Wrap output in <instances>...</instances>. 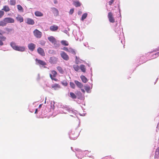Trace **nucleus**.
<instances>
[{
  "mask_svg": "<svg viewBox=\"0 0 159 159\" xmlns=\"http://www.w3.org/2000/svg\"><path fill=\"white\" fill-rule=\"evenodd\" d=\"M76 129H73L69 134V137L70 139L75 140L76 139L79 135L78 132L76 131Z\"/></svg>",
  "mask_w": 159,
  "mask_h": 159,
  "instance_id": "1",
  "label": "nucleus"
},
{
  "mask_svg": "<svg viewBox=\"0 0 159 159\" xmlns=\"http://www.w3.org/2000/svg\"><path fill=\"white\" fill-rule=\"evenodd\" d=\"M34 36L37 38H40L42 36V33L37 29L33 31Z\"/></svg>",
  "mask_w": 159,
  "mask_h": 159,
  "instance_id": "2",
  "label": "nucleus"
},
{
  "mask_svg": "<svg viewBox=\"0 0 159 159\" xmlns=\"http://www.w3.org/2000/svg\"><path fill=\"white\" fill-rule=\"evenodd\" d=\"M60 55L61 57L66 61H68L69 59L68 55L64 51H61V52Z\"/></svg>",
  "mask_w": 159,
  "mask_h": 159,
  "instance_id": "3",
  "label": "nucleus"
},
{
  "mask_svg": "<svg viewBox=\"0 0 159 159\" xmlns=\"http://www.w3.org/2000/svg\"><path fill=\"white\" fill-rule=\"evenodd\" d=\"M65 109L70 114V116H73V115H75L77 112L76 111L73 110L68 107H66Z\"/></svg>",
  "mask_w": 159,
  "mask_h": 159,
  "instance_id": "4",
  "label": "nucleus"
},
{
  "mask_svg": "<svg viewBox=\"0 0 159 159\" xmlns=\"http://www.w3.org/2000/svg\"><path fill=\"white\" fill-rule=\"evenodd\" d=\"M108 17L110 22L113 23L115 22V20L113 16V14L111 12H110L108 13Z\"/></svg>",
  "mask_w": 159,
  "mask_h": 159,
  "instance_id": "5",
  "label": "nucleus"
},
{
  "mask_svg": "<svg viewBox=\"0 0 159 159\" xmlns=\"http://www.w3.org/2000/svg\"><path fill=\"white\" fill-rule=\"evenodd\" d=\"M52 74H50V76L52 80H56V79L55 78V77L57 75V72L55 70H52L51 71Z\"/></svg>",
  "mask_w": 159,
  "mask_h": 159,
  "instance_id": "6",
  "label": "nucleus"
},
{
  "mask_svg": "<svg viewBox=\"0 0 159 159\" xmlns=\"http://www.w3.org/2000/svg\"><path fill=\"white\" fill-rule=\"evenodd\" d=\"M29 49L31 51H33L36 47V45L33 43H30L28 44Z\"/></svg>",
  "mask_w": 159,
  "mask_h": 159,
  "instance_id": "7",
  "label": "nucleus"
},
{
  "mask_svg": "<svg viewBox=\"0 0 159 159\" xmlns=\"http://www.w3.org/2000/svg\"><path fill=\"white\" fill-rule=\"evenodd\" d=\"M25 21L28 25H33L34 23V20L31 18H27L25 20Z\"/></svg>",
  "mask_w": 159,
  "mask_h": 159,
  "instance_id": "8",
  "label": "nucleus"
},
{
  "mask_svg": "<svg viewBox=\"0 0 159 159\" xmlns=\"http://www.w3.org/2000/svg\"><path fill=\"white\" fill-rule=\"evenodd\" d=\"M57 61V58L55 57H52L50 58L49 62L51 64H56Z\"/></svg>",
  "mask_w": 159,
  "mask_h": 159,
  "instance_id": "9",
  "label": "nucleus"
},
{
  "mask_svg": "<svg viewBox=\"0 0 159 159\" xmlns=\"http://www.w3.org/2000/svg\"><path fill=\"white\" fill-rule=\"evenodd\" d=\"M6 24L7 23H14V20L13 19L10 17H6L4 18Z\"/></svg>",
  "mask_w": 159,
  "mask_h": 159,
  "instance_id": "10",
  "label": "nucleus"
},
{
  "mask_svg": "<svg viewBox=\"0 0 159 159\" xmlns=\"http://www.w3.org/2000/svg\"><path fill=\"white\" fill-rule=\"evenodd\" d=\"M121 27L120 26H119L117 28H115V32L116 33L118 34L119 35H121V34H122V35L123 36H124L123 35V32H122V33H121Z\"/></svg>",
  "mask_w": 159,
  "mask_h": 159,
  "instance_id": "11",
  "label": "nucleus"
},
{
  "mask_svg": "<svg viewBox=\"0 0 159 159\" xmlns=\"http://www.w3.org/2000/svg\"><path fill=\"white\" fill-rule=\"evenodd\" d=\"M77 151V152L76 153V155L78 157V158L79 159H81L82 157H80L79 156V155H82L83 153V151H82L80 149H76Z\"/></svg>",
  "mask_w": 159,
  "mask_h": 159,
  "instance_id": "12",
  "label": "nucleus"
},
{
  "mask_svg": "<svg viewBox=\"0 0 159 159\" xmlns=\"http://www.w3.org/2000/svg\"><path fill=\"white\" fill-rule=\"evenodd\" d=\"M25 50V48L24 46H17L16 47V48L15 49V50L23 52Z\"/></svg>",
  "mask_w": 159,
  "mask_h": 159,
  "instance_id": "13",
  "label": "nucleus"
},
{
  "mask_svg": "<svg viewBox=\"0 0 159 159\" xmlns=\"http://www.w3.org/2000/svg\"><path fill=\"white\" fill-rule=\"evenodd\" d=\"M37 52L38 53L42 56H44L45 55V53L43 49L39 47L37 49Z\"/></svg>",
  "mask_w": 159,
  "mask_h": 159,
  "instance_id": "14",
  "label": "nucleus"
},
{
  "mask_svg": "<svg viewBox=\"0 0 159 159\" xmlns=\"http://www.w3.org/2000/svg\"><path fill=\"white\" fill-rule=\"evenodd\" d=\"M52 11L53 13L54 16H57L59 14V11L55 7L51 8Z\"/></svg>",
  "mask_w": 159,
  "mask_h": 159,
  "instance_id": "15",
  "label": "nucleus"
},
{
  "mask_svg": "<svg viewBox=\"0 0 159 159\" xmlns=\"http://www.w3.org/2000/svg\"><path fill=\"white\" fill-rule=\"evenodd\" d=\"M16 18L17 21L21 23L23 21L24 19L23 17L20 15H18L16 17Z\"/></svg>",
  "mask_w": 159,
  "mask_h": 159,
  "instance_id": "16",
  "label": "nucleus"
},
{
  "mask_svg": "<svg viewBox=\"0 0 159 159\" xmlns=\"http://www.w3.org/2000/svg\"><path fill=\"white\" fill-rule=\"evenodd\" d=\"M73 4L76 7H80L81 5L80 2L78 0H73Z\"/></svg>",
  "mask_w": 159,
  "mask_h": 159,
  "instance_id": "17",
  "label": "nucleus"
},
{
  "mask_svg": "<svg viewBox=\"0 0 159 159\" xmlns=\"http://www.w3.org/2000/svg\"><path fill=\"white\" fill-rule=\"evenodd\" d=\"M49 29L52 31H55L58 29V27L56 25H51L50 26Z\"/></svg>",
  "mask_w": 159,
  "mask_h": 159,
  "instance_id": "18",
  "label": "nucleus"
},
{
  "mask_svg": "<svg viewBox=\"0 0 159 159\" xmlns=\"http://www.w3.org/2000/svg\"><path fill=\"white\" fill-rule=\"evenodd\" d=\"M60 88V85L57 84H53L52 86V88L54 90H57Z\"/></svg>",
  "mask_w": 159,
  "mask_h": 159,
  "instance_id": "19",
  "label": "nucleus"
},
{
  "mask_svg": "<svg viewBox=\"0 0 159 159\" xmlns=\"http://www.w3.org/2000/svg\"><path fill=\"white\" fill-rule=\"evenodd\" d=\"M10 45L12 47V48L14 50H15L16 47L18 46L16 45V43L13 41L10 43Z\"/></svg>",
  "mask_w": 159,
  "mask_h": 159,
  "instance_id": "20",
  "label": "nucleus"
},
{
  "mask_svg": "<svg viewBox=\"0 0 159 159\" xmlns=\"http://www.w3.org/2000/svg\"><path fill=\"white\" fill-rule=\"evenodd\" d=\"M75 82L78 87L80 88H81L83 87V84L78 81L77 80H75Z\"/></svg>",
  "mask_w": 159,
  "mask_h": 159,
  "instance_id": "21",
  "label": "nucleus"
},
{
  "mask_svg": "<svg viewBox=\"0 0 159 159\" xmlns=\"http://www.w3.org/2000/svg\"><path fill=\"white\" fill-rule=\"evenodd\" d=\"M48 40L52 43H55L56 42V39L53 36H51L48 38Z\"/></svg>",
  "mask_w": 159,
  "mask_h": 159,
  "instance_id": "22",
  "label": "nucleus"
},
{
  "mask_svg": "<svg viewBox=\"0 0 159 159\" xmlns=\"http://www.w3.org/2000/svg\"><path fill=\"white\" fill-rule=\"evenodd\" d=\"M36 61L38 63L42 66H44L46 64V63L45 62L42 60H38L37 59H36Z\"/></svg>",
  "mask_w": 159,
  "mask_h": 159,
  "instance_id": "23",
  "label": "nucleus"
},
{
  "mask_svg": "<svg viewBox=\"0 0 159 159\" xmlns=\"http://www.w3.org/2000/svg\"><path fill=\"white\" fill-rule=\"evenodd\" d=\"M80 68L81 71L83 72H85L86 71V68L85 66L84 65H81L80 66Z\"/></svg>",
  "mask_w": 159,
  "mask_h": 159,
  "instance_id": "24",
  "label": "nucleus"
},
{
  "mask_svg": "<svg viewBox=\"0 0 159 159\" xmlns=\"http://www.w3.org/2000/svg\"><path fill=\"white\" fill-rule=\"evenodd\" d=\"M2 10H4L6 12H7L10 10V9L8 6L6 5L3 6Z\"/></svg>",
  "mask_w": 159,
  "mask_h": 159,
  "instance_id": "25",
  "label": "nucleus"
},
{
  "mask_svg": "<svg viewBox=\"0 0 159 159\" xmlns=\"http://www.w3.org/2000/svg\"><path fill=\"white\" fill-rule=\"evenodd\" d=\"M80 78L82 81L84 83H86L88 81L87 79L84 75H82L80 77Z\"/></svg>",
  "mask_w": 159,
  "mask_h": 159,
  "instance_id": "26",
  "label": "nucleus"
},
{
  "mask_svg": "<svg viewBox=\"0 0 159 159\" xmlns=\"http://www.w3.org/2000/svg\"><path fill=\"white\" fill-rule=\"evenodd\" d=\"M35 15L36 16H42L43 15V14L39 11H35Z\"/></svg>",
  "mask_w": 159,
  "mask_h": 159,
  "instance_id": "27",
  "label": "nucleus"
},
{
  "mask_svg": "<svg viewBox=\"0 0 159 159\" xmlns=\"http://www.w3.org/2000/svg\"><path fill=\"white\" fill-rule=\"evenodd\" d=\"M81 61L82 60L79 57H78L77 56H75V62L76 64H78L79 63H81Z\"/></svg>",
  "mask_w": 159,
  "mask_h": 159,
  "instance_id": "28",
  "label": "nucleus"
},
{
  "mask_svg": "<svg viewBox=\"0 0 159 159\" xmlns=\"http://www.w3.org/2000/svg\"><path fill=\"white\" fill-rule=\"evenodd\" d=\"M6 25L4 19L3 20L0 21V26H6Z\"/></svg>",
  "mask_w": 159,
  "mask_h": 159,
  "instance_id": "29",
  "label": "nucleus"
},
{
  "mask_svg": "<svg viewBox=\"0 0 159 159\" xmlns=\"http://www.w3.org/2000/svg\"><path fill=\"white\" fill-rule=\"evenodd\" d=\"M68 52L71 53L73 55H75V52L74 50L71 48H69L68 51Z\"/></svg>",
  "mask_w": 159,
  "mask_h": 159,
  "instance_id": "30",
  "label": "nucleus"
},
{
  "mask_svg": "<svg viewBox=\"0 0 159 159\" xmlns=\"http://www.w3.org/2000/svg\"><path fill=\"white\" fill-rule=\"evenodd\" d=\"M73 68L74 70L76 71H78L79 70V67L77 65H73Z\"/></svg>",
  "mask_w": 159,
  "mask_h": 159,
  "instance_id": "31",
  "label": "nucleus"
},
{
  "mask_svg": "<svg viewBox=\"0 0 159 159\" xmlns=\"http://www.w3.org/2000/svg\"><path fill=\"white\" fill-rule=\"evenodd\" d=\"M70 96L73 99H76V95L72 92H70Z\"/></svg>",
  "mask_w": 159,
  "mask_h": 159,
  "instance_id": "32",
  "label": "nucleus"
},
{
  "mask_svg": "<svg viewBox=\"0 0 159 159\" xmlns=\"http://www.w3.org/2000/svg\"><path fill=\"white\" fill-rule=\"evenodd\" d=\"M57 69L60 73L62 74L63 73L64 71L61 67L60 66H58L57 67Z\"/></svg>",
  "mask_w": 159,
  "mask_h": 159,
  "instance_id": "33",
  "label": "nucleus"
},
{
  "mask_svg": "<svg viewBox=\"0 0 159 159\" xmlns=\"http://www.w3.org/2000/svg\"><path fill=\"white\" fill-rule=\"evenodd\" d=\"M87 15V13H84L82 16L81 20L83 21L86 18Z\"/></svg>",
  "mask_w": 159,
  "mask_h": 159,
  "instance_id": "34",
  "label": "nucleus"
},
{
  "mask_svg": "<svg viewBox=\"0 0 159 159\" xmlns=\"http://www.w3.org/2000/svg\"><path fill=\"white\" fill-rule=\"evenodd\" d=\"M62 44L65 46H68V43L65 40H62L61 42Z\"/></svg>",
  "mask_w": 159,
  "mask_h": 159,
  "instance_id": "35",
  "label": "nucleus"
},
{
  "mask_svg": "<svg viewBox=\"0 0 159 159\" xmlns=\"http://www.w3.org/2000/svg\"><path fill=\"white\" fill-rule=\"evenodd\" d=\"M0 39H1L3 41H4L6 39V37L3 36L2 34L0 33Z\"/></svg>",
  "mask_w": 159,
  "mask_h": 159,
  "instance_id": "36",
  "label": "nucleus"
},
{
  "mask_svg": "<svg viewBox=\"0 0 159 159\" xmlns=\"http://www.w3.org/2000/svg\"><path fill=\"white\" fill-rule=\"evenodd\" d=\"M159 56V52H156L153 54L152 56V57H151L152 59L156 58L157 57Z\"/></svg>",
  "mask_w": 159,
  "mask_h": 159,
  "instance_id": "37",
  "label": "nucleus"
},
{
  "mask_svg": "<svg viewBox=\"0 0 159 159\" xmlns=\"http://www.w3.org/2000/svg\"><path fill=\"white\" fill-rule=\"evenodd\" d=\"M78 95L79 96V97H78V98L81 100H82L83 99V97L82 96V94L80 92H78Z\"/></svg>",
  "mask_w": 159,
  "mask_h": 159,
  "instance_id": "38",
  "label": "nucleus"
},
{
  "mask_svg": "<svg viewBox=\"0 0 159 159\" xmlns=\"http://www.w3.org/2000/svg\"><path fill=\"white\" fill-rule=\"evenodd\" d=\"M10 4L12 5H14L16 4V1L15 0H11L10 1Z\"/></svg>",
  "mask_w": 159,
  "mask_h": 159,
  "instance_id": "39",
  "label": "nucleus"
},
{
  "mask_svg": "<svg viewBox=\"0 0 159 159\" xmlns=\"http://www.w3.org/2000/svg\"><path fill=\"white\" fill-rule=\"evenodd\" d=\"M17 8L19 11H23V8L21 5H17Z\"/></svg>",
  "mask_w": 159,
  "mask_h": 159,
  "instance_id": "40",
  "label": "nucleus"
},
{
  "mask_svg": "<svg viewBox=\"0 0 159 159\" xmlns=\"http://www.w3.org/2000/svg\"><path fill=\"white\" fill-rule=\"evenodd\" d=\"M84 89H85V90L86 91V92L87 93H90V92H89V90L90 89V87L89 86H85Z\"/></svg>",
  "mask_w": 159,
  "mask_h": 159,
  "instance_id": "41",
  "label": "nucleus"
},
{
  "mask_svg": "<svg viewBox=\"0 0 159 159\" xmlns=\"http://www.w3.org/2000/svg\"><path fill=\"white\" fill-rule=\"evenodd\" d=\"M70 87L72 88L73 89H75V85L73 83L70 82Z\"/></svg>",
  "mask_w": 159,
  "mask_h": 159,
  "instance_id": "42",
  "label": "nucleus"
},
{
  "mask_svg": "<svg viewBox=\"0 0 159 159\" xmlns=\"http://www.w3.org/2000/svg\"><path fill=\"white\" fill-rule=\"evenodd\" d=\"M62 84L65 86H66L67 85V83L66 81H63L61 82Z\"/></svg>",
  "mask_w": 159,
  "mask_h": 159,
  "instance_id": "43",
  "label": "nucleus"
},
{
  "mask_svg": "<svg viewBox=\"0 0 159 159\" xmlns=\"http://www.w3.org/2000/svg\"><path fill=\"white\" fill-rule=\"evenodd\" d=\"M4 11L0 10V18H1L4 15Z\"/></svg>",
  "mask_w": 159,
  "mask_h": 159,
  "instance_id": "44",
  "label": "nucleus"
},
{
  "mask_svg": "<svg viewBox=\"0 0 159 159\" xmlns=\"http://www.w3.org/2000/svg\"><path fill=\"white\" fill-rule=\"evenodd\" d=\"M62 49L68 52L69 50V48H68L67 47H64L63 48H62Z\"/></svg>",
  "mask_w": 159,
  "mask_h": 159,
  "instance_id": "45",
  "label": "nucleus"
},
{
  "mask_svg": "<svg viewBox=\"0 0 159 159\" xmlns=\"http://www.w3.org/2000/svg\"><path fill=\"white\" fill-rule=\"evenodd\" d=\"M114 2V0H111L109 2V4L110 5H111V4L113 3Z\"/></svg>",
  "mask_w": 159,
  "mask_h": 159,
  "instance_id": "46",
  "label": "nucleus"
},
{
  "mask_svg": "<svg viewBox=\"0 0 159 159\" xmlns=\"http://www.w3.org/2000/svg\"><path fill=\"white\" fill-rule=\"evenodd\" d=\"M74 12V9H71L70 11V14H72Z\"/></svg>",
  "mask_w": 159,
  "mask_h": 159,
  "instance_id": "47",
  "label": "nucleus"
},
{
  "mask_svg": "<svg viewBox=\"0 0 159 159\" xmlns=\"http://www.w3.org/2000/svg\"><path fill=\"white\" fill-rule=\"evenodd\" d=\"M3 45V43L2 42V40H0V46H2Z\"/></svg>",
  "mask_w": 159,
  "mask_h": 159,
  "instance_id": "48",
  "label": "nucleus"
},
{
  "mask_svg": "<svg viewBox=\"0 0 159 159\" xmlns=\"http://www.w3.org/2000/svg\"><path fill=\"white\" fill-rule=\"evenodd\" d=\"M11 30H12L11 29H7V31H8V32H10Z\"/></svg>",
  "mask_w": 159,
  "mask_h": 159,
  "instance_id": "49",
  "label": "nucleus"
},
{
  "mask_svg": "<svg viewBox=\"0 0 159 159\" xmlns=\"http://www.w3.org/2000/svg\"><path fill=\"white\" fill-rule=\"evenodd\" d=\"M53 2L55 4H57V2L56 0H54Z\"/></svg>",
  "mask_w": 159,
  "mask_h": 159,
  "instance_id": "50",
  "label": "nucleus"
},
{
  "mask_svg": "<svg viewBox=\"0 0 159 159\" xmlns=\"http://www.w3.org/2000/svg\"><path fill=\"white\" fill-rule=\"evenodd\" d=\"M81 90L83 93L85 92V91L83 89H81Z\"/></svg>",
  "mask_w": 159,
  "mask_h": 159,
  "instance_id": "51",
  "label": "nucleus"
},
{
  "mask_svg": "<svg viewBox=\"0 0 159 159\" xmlns=\"http://www.w3.org/2000/svg\"><path fill=\"white\" fill-rule=\"evenodd\" d=\"M84 152H86V154H87V153H88L89 151H84Z\"/></svg>",
  "mask_w": 159,
  "mask_h": 159,
  "instance_id": "52",
  "label": "nucleus"
},
{
  "mask_svg": "<svg viewBox=\"0 0 159 159\" xmlns=\"http://www.w3.org/2000/svg\"><path fill=\"white\" fill-rule=\"evenodd\" d=\"M37 111H38V109H36L35 110V114H36L37 113Z\"/></svg>",
  "mask_w": 159,
  "mask_h": 159,
  "instance_id": "53",
  "label": "nucleus"
},
{
  "mask_svg": "<svg viewBox=\"0 0 159 159\" xmlns=\"http://www.w3.org/2000/svg\"><path fill=\"white\" fill-rule=\"evenodd\" d=\"M81 13V12L80 11H79V12H78V14H80Z\"/></svg>",
  "mask_w": 159,
  "mask_h": 159,
  "instance_id": "54",
  "label": "nucleus"
},
{
  "mask_svg": "<svg viewBox=\"0 0 159 159\" xmlns=\"http://www.w3.org/2000/svg\"><path fill=\"white\" fill-rule=\"evenodd\" d=\"M46 99H47V97H46L45 98V101L44 102V103H46Z\"/></svg>",
  "mask_w": 159,
  "mask_h": 159,
  "instance_id": "55",
  "label": "nucleus"
},
{
  "mask_svg": "<svg viewBox=\"0 0 159 159\" xmlns=\"http://www.w3.org/2000/svg\"><path fill=\"white\" fill-rule=\"evenodd\" d=\"M42 104H40V105H39V108H40V107H41V106H42Z\"/></svg>",
  "mask_w": 159,
  "mask_h": 159,
  "instance_id": "56",
  "label": "nucleus"
},
{
  "mask_svg": "<svg viewBox=\"0 0 159 159\" xmlns=\"http://www.w3.org/2000/svg\"><path fill=\"white\" fill-rule=\"evenodd\" d=\"M66 32H67V31L66 30H65V31L64 32L66 33Z\"/></svg>",
  "mask_w": 159,
  "mask_h": 159,
  "instance_id": "57",
  "label": "nucleus"
},
{
  "mask_svg": "<svg viewBox=\"0 0 159 159\" xmlns=\"http://www.w3.org/2000/svg\"><path fill=\"white\" fill-rule=\"evenodd\" d=\"M121 43H122V44H123V43H122V40H121Z\"/></svg>",
  "mask_w": 159,
  "mask_h": 159,
  "instance_id": "58",
  "label": "nucleus"
},
{
  "mask_svg": "<svg viewBox=\"0 0 159 159\" xmlns=\"http://www.w3.org/2000/svg\"><path fill=\"white\" fill-rule=\"evenodd\" d=\"M72 147H71V149L72 150Z\"/></svg>",
  "mask_w": 159,
  "mask_h": 159,
  "instance_id": "59",
  "label": "nucleus"
},
{
  "mask_svg": "<svg viewBox=\"0 0 159 159\" xmlns=\"http://www.w3.org/2000/svg\"><path fill=\"white\" fill-rule=\"evenodd\" d=\"M64 113H65V112H64Z\"/></svg>",
  "mask_w": 159,
  "mask_h": 159,
  "instance_id": "60",
  "label": "nucleus"
}]
</instances>
